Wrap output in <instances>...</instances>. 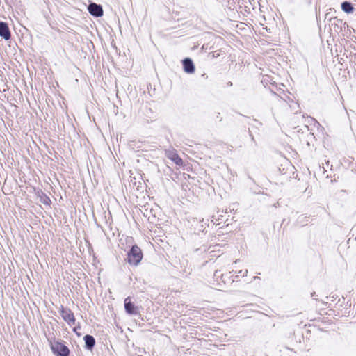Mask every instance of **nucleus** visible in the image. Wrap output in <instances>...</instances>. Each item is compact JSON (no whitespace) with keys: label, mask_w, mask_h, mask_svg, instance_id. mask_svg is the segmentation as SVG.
<instances>
[{"label":"nucleus","mask_w":356,"mask_h":356,"mask_svg":"<svg viewBox=\"0 0 356 356\" xmlns=\"http://www.w3.org/2000/svg\"><path fill=\"white\" fill-rule=\"evenodd\" d=\"M51 348L53 353L58 356H68L70 353L68 348L60 342L51 343Z\"/></svg>","instance_id":"2"},{"label":"nucleus","mask_w":356,"mask_h":356,"mask_svg":"<svg viewBox=\"0 0 356 356\" xmlns=\"http://www.w3.org/2000/svg\"><path fill=\"white\" fill-rule=\"evenodd\" d=\"M341 9L346 13H352L354 8L352 4L348 1H344L341 3Z\"/></svg>","instance_id":"10"},{"label":"nucleus","mask_w":356,"mask_h":356,"mask_svg":"<svg viewBox=\"0 0 356 356\" xmlns=\"http://www.w3.org/2000/svg\"><path fill=\"white\" fill-rule=\"evenodd\" d=\"M214 276L216 277H218L220 276V272L216 270L215 273H214Z\"/></svg>","instance_id":"11"},{"label":"nucleus","mask_w":356,"mask_h":356,"mask_svg":"<svg viewBox=\"0 0 356 356\" xmlns=\"http://www.w3.org/2000/svg\"><path fill=\"white\" fill-rule=\"evenodd\" d=\"M88 12L95 17H101L103 15L102 7L97 3H91L88 7Z\"/></svg>","instance_id":"4"},{"label":"nucleus","mask_w":356,"mask_h":356,"mask_svg":"<svg viewBox=\"0 0 356 356\" xmlns=\"http://www.w3.org/2000/svg\"><path fill=\"white\" fill-rule=\"evenodd\" d=\"M124 308L126 312L129 314L134 315L138 314V309L131 302L129 297L125 298L124 300Z\"/></svg>","instance_id":"6"},{"label":"nucleus","mask_w":356,"mask_h":356,"mask_svg":"<svg viewBox=\"0 0 356 356\" xmlns=\"http://www.w3.org/2000/svg\"><path fill=\"white\" fill-rule=\"evenodd\" d=\"M165 156L178 165H181L183 163L182 159L177 154L175 149L165 150Z\"/></svg>","instance_id":"5"},{"label":"nucleus","mask_w":356,"mask_h":356,"mask_svg":"<svg viewBox=\"0 0 356 356\" xmlns=\"http://www.w3.org/2000/svg\"><path fill=\"white\" fill-rule=\"evenodd\" d=\"M142 258L143 253L140 248L136 245H133L127 254V261L131 265L136 266L140 262Z\"/></svg>","instance_id":"1"},{"label":"nucleus","mask_w":356,"mask_h":356,"mask_svg":"<svg viewBox=\"0 0 356 356\" xmlns=\"http://www.w3.org/2000/svg\"><path fill=\"white\" fill-rule=\"evenodd\" d=\"M83 339L85 341L86 348L88 350H91L95 344V340L94 337L91 335L87 334L84 337Z\"/></svg>","instance_id":"9"},{"label":"nucleus","mask_w":356,"mask_h":356,"mask_svg":"<svg viewBox=\"0 0 356 356\" xmlns=\"http://www.w3.org/2000/svg\"><path fill=\"white\" fill-rule=\"evenodd\" d=\"M0 36L6 40L10 38V32L6 22H0Z\"/></svg>","instance_id":"7"},{"label":"nucleus","mask_w":356,"mask_h":356,"mask_svg":"<svg viewBox=\"0 0 356 356\" xmlns=\"http://www.w3.org/2000/svg\"><path fill=\"white\" fill-rule=\"evenodd\" d=\"M183 66L184 71L188 74H192L195 72V65L191 58H186L184 59Z\"/></svg>","instance_id":"8"},{"label":"nucleus","mask_w":356,"mask_h":356,"mask_svg":"<svg viewBox=\"0 0 356 356\" xmlns=\"http://www.w3.org/2000/svg\"><path fill=\"white\" fill-rule=\"evenodd\" d=\"M60 313L63 319L67 322V323L72 326L75 324V318L73 312L68 308H64L61 306L60 309Z\"/></svg>","instance_id":"3"}]
</instances>
